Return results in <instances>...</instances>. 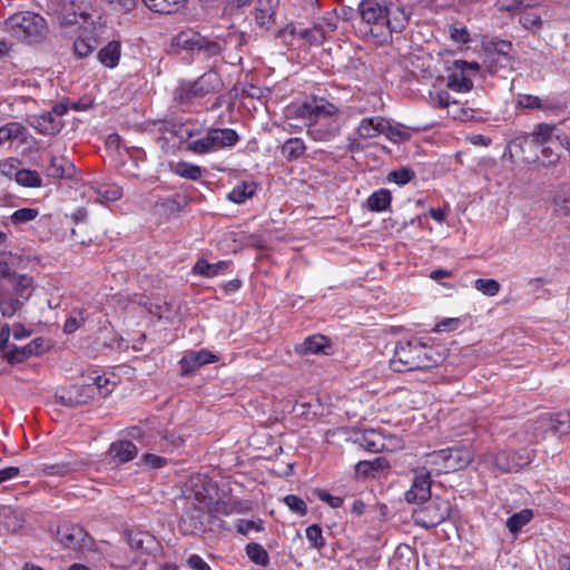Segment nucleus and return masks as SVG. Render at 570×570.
<instances>
[{"instance_id": "nucleus-1", "label": "nucleus", "mask_w": 570, "mask_h": 570, "mask_svg": "<svg viewBox=\"0 0 570 570\" xmlns=\"http://www.w3.org/2000/svg\"><path fill=\"white\" fill-rule=\"evenodd\" d=\"M444 350L440 345H431L420 338L400 341L394 348L390 366L394 372L431 368L443 362Z\"/></svg>"}, {"instance_id": "nucleus-2", "label": "nucleus", "mask_w": 570, "mask_h": 570, "mask_svg": "<svg viewBox=\"0 0 570 570\" xmlns=\"http://www.w3.org/2000/svg\"><path fill=\"white\" fill-rule=\"evenodd\" d=\"M362 21L373 26L370 32L374 37L383 36V29L400 32L407 22V16L401 8L389 9L377 0H362L358 4Z\"/></svg>"}, {"instance_id": "nucleus-3", "label": "nucleus", "mask_w": 570, "mask_h": 570, "mask_svg": "<svg viewBox=\"0 0 570 570\" xmlns=\"http://www.w3.org/2000/svg\"><path fill=\"white\" fill-rule=\"evenodd\" d=\"M223 87L220 76L213 70L203 73L195 81L181 82L175 91V99L187 106H200L204 99Z\"/></svg>"}, {"instance_id": "nucleus-4", "label": "nucleus", "mask_w": 570, "mask_h": 570, "mask_svg": "<svg viewBox=\"0 0 570 570\" xmlns=\"http://www.w3.org/2000/svg\"><path fill=\"white\" fill-rule=\"evenodd\" d=\"M187 148L196 155L216 153L233 147L239 140L238 134L232 128H210L204 136L195 137L188 132Z\"/></svg>"}, {"instance_id": "nucleus-5", "label": "nucleus", "mask_w": 570, "mask_h": 570, "mask_svg": "<svg viewBox=\"0 0 570 570\" xmlns=\"http://www.w3.org/2000/svg\"><path fill=\"white\" fill-rule=\"evenodd\" d=\"M8 29L18 38L28 41L40 40L47 30L45 19L35 12H18L7 21Z\"/></svg>"}, {"instance_id": "nucleus-6", "label": "nucleus", "mask_w": 570, "mask_h": 570, "mask_svg": "<svg viewBox=\"0 0 570 570\" xmlns=\"http://www.w3.org/2000/svg\"><path fill=\"white\" fill-rule=\"evenodd\" d=\"M60 19L63 24H79L83 29H89L96 27L101 16L83 1L71 0L63 4Z\"/></svg>"}, {"instance_id": "nucleus-7", "label": "nucleus", "mask_w": 570, "mask_h": 570, "mask_svg": "<svg viewBox=\"0 0 570 570\" xmlns=\"http://www.w3.org/2000/svg\"><path fill=\"white\" fill-rule=\"evenodd\" d=\"M450 515V503L446 500L436 499L428 505L417 509L414 514L415 524L430 529L439 525Z\"/></svg>"}, {"instance_id": "nucleus-8", "label": "nucleus", "mask_w": 570, "mask_h": 570, "mask_svg": "<svg viewBox=\"0 0 570 570\" xmlns=\"http://www.w3.org/2000/svg\"><path fill=\"white\" fill-rule=\"evenodd\" d=\"M356 442L370 452H389L400 449L401 440L395 436H386L376 430H365L356 436Z\"/></svg>"}, {"instance_id": "nucleus-9", "label": "nucleus", "mask_w": 570, "mask_h": 570, "mask_svg": "<svg viewBox=\"0 0 570 570\" xmlns=\"http://www.w3.org/2000/svg\"><path fill=\"white\" fill-rule=\"evenodd\" d=\"M479 71V65L475 62H466L464 60H455L453 70L448 76V87L458 92H468L473 87L472 75Z\"/></svg>"}, {"instance_id": "nucleus-10", "label": "nucleus", "mask_w": 570, "mask_h": 570, "mask_svg": "<svg viewBox=\"0 0 570 570\" xmlns=\"http://www.w3.org/2000/svg\"><path fill=\"white\" fill-rule=\"evenodd\" d=\"M57 541L65 549L73 551L81 550L90 543V537L87 531L78 524L62 523L56 530Z\"/></svg>"}, {"instance_id": "nucleus-11", "label": "nucleus", "mask_w": 570, "mask_h": 570, "mask_svg": "<svg viewBox=\"0 0 570 570\" xmlns=\"http://www.w3.org/2000/svg\"><path fill=\"white\" fill-rule=\"evenodd\" d=\"M177 46L186 50L204 51L207 56H216L222 47L216 41H210L195 31H183L176 38Z\"/></svg>"}, {"instance_id": "nucleus-12", "label": "nucleus", "mask_w": 570, "mask_h": 570, "mask_svg": "<svg viewBox=\"0 0 570 570\" xmlns=\"http://www.w3.org/2000/svg\"><path fill=\"white\" fill-rule=\"evenodd\" d=\"M341 127L337 116L328 119H315L309 124L307 135L315 141H330L340 134Z\"/></svg>"}, {"instance_id": "nucleus-13", "label": "nucleus", "mask_w": 570, "mask_h": 570, "mask_svg": "<svg viewBox=\"0 0 570 570\" xmlns=\"http://www.w3.org/2000/svg\"><path fill=\"white\" fill-rule=\"evenodd\" d=\"M431 475L426 469H417L412 487L405 492L409 503H422L431 498Z\"/></svg>"}, {"instance_id": "nucleus-14", "label": "nucleus", "mask_w": 570, "mask_h": 570, "mask_svg": "<svg viewBox=\"0 0 570 570\" xmlns=\"http://www.w3.org/2000/svg\"><path fill=\"white\" fill-rule=\"evenodd\" d=\"M278 36L284 40L291 38L292 40L303 41L307 45H321L325 38L323 30L318 27L299 28L293 24L282 29Z\"/></svg>"}, {"instance_id": "nucleus-15", "label": "nucleus", "mask_w": 570, "mask_h": 570, "mask_svg": "<svg viewBox=\"0 0 570 570\" xmlns=\"http://www.w3.org/2000/svg\"><path fill=\"white\" fill-rule=\"evenodd\" d=\"M218 361V357L207 350L190 351L180 360L184 373H189L196 368Z\"/></svg>"}, {"instance_id": "nucleus-16", "label": "nucleus", "mask_w": 570, "mask_h": 570, "mask_svg": "<svg viewBox=\"0 0 570 570\" xmlns=\"http://www.w3.org/2000/svg\"><path fill=\"white\" fill-rule=\"evenodd\" d=\"M449 473L466 468L473 460V451L470 448L445 449Z\"/></svg>"}, {"instance_id": "nucleus-17", "label": "nucleus", "mask_w": 570, "mask_h": 570, "mask_svg": "<svg viewBox=\"0 0 570 570\" xmlns=\"http://www.w3.org/2000/svg\"><path fill=\"white\" fill-rule=\"evenodd\" d=\"M30 124L43 135H56L63 127L62 120L58 119L57 116L50 111L33 116Z\"/></svg>"}, {"instance_id": "nucleus-18", "label": "nucleus", "mask_w": 570, "mask_h": 570, "mask_svg": "<svg viewBox=\"0 0 570 570\" xmlns=\"http://www.w3.org/2000/svg\"><path fill=\"white\" fill-rule=\"evenodd\" d=\"M138 454L137 446L130 441H117L110 444L108 455L117 464L134 460Z\"/></svg>"}, {"instance_id": "nucleus-19", "label": "nucleus", "mask_w": 570, "mask_h": 570, "mask_svg": "<svg viewBox=\"0 0 570 570\" xmlns=\"http://www.w3.org/2000/svg\"><path fill=\"white\" fill-rule=\"evenodd\" d=\"M303 109L306 110L313 120L328 119L331 117L337 116L338 114V108L325 99H314L309 102H305Z\"/></svg>"}, {"instance_id": "nucleus-20", "label": "nucleus", "mask_w": 570, "mask_h": 570, "mask_svg": "<svg viewBox=\"0 0 570 570\" xmlns=\"http://www.w3.org/2000/svg\"><path fill=\"white\" fill-rule=\"evenodd\" d=\"M75 165L65 156H51L50 164L46 169L49 177L52 178H71L75 174Z\"/></svg>"}, {"instance_id": "nucleus-21", "label": "nucleus", "mask_w": 570, "mask_h": 570, "mask_svg": "<svg viewBox=\"0 0 570 570\" xmlns=\"http://www.w3.org/2000/svg\"><path fill=\"white\" fill-rule=\"evenodd\" d=\"M386 119L380 116L365 117L357 126V135L363 139L375 138L383 135Z\"/></svg>"}, {"instance_id": "nucleus-22", "label": "nucleus", "mask_w": 570, "mask_h": 570, "mask_svg": "<svg viewBox=\"0 0 570 570\" xmlns=\"http://www.w3.org/2000/svg\"><path fill=\"white\" fill-rule=\"evenodd\" d=\"M510 42H502L501 49L489 51L487 53V61L491 72H497L500 69H510L512 67V58L508 50H505L510 49Z\"/></svg>"}, {"instance_id": "nucleus-23", "label": "nucleus", "mask_w": 570, "mask_h": 570, "mask_svg": "<svg viewBox=\"0 0 570 570\" xmlns=\"http://www.w3.org/2000/svg\"><path fill=\"white\" fill-rule=\"evenodd\" d=\"M330 347V341L324 335H312L306 337L302 343L295 346V352L301 355L325 353Z\"/></svg>"}, {"instance_id": "nucleus-24", "label": "nucleus", "mask_w": 570, "mask_h": 570, "mask_svg": "<svg viewBox=\"0 0 570 570\" xmlns=\"http://www.w3.org/2000/svg\"><path fill=\"white\" fill-rule=\"evenodd\" d=\"M557 127L548 124H540L531 134L532 141L540 146L547 145H563L561 138L556 135Z\"/></svg>"}, {"instance_id": "nucleus-25", "label": "nucleus", "mask_w": 570, "mask_h": 570, "mask_svg": "<svg viewBox=\"0 0 570 570\" xmlns=\"http://www.w3.org/2000/svg\"><path fill=\"white\" fill-rule=\"evenodd\" d=\"M277 6L278 0H258L255 10L256 22L261 27L271 28V26L274 23Z\"/></svg>"}, {"instance_id": "nucleus-26", "label": "nucleus", "mask_w": 570, "mask_h": 570, "mask_svg": "<svg viewBox=\"0 0 570 570\" xmlns=\"http://www.w3.org/2000/svg\"><path fill=\"white\" fill-rule=\"evenodd\" d=\"M446 462L445 449L428 453L424 456V465L421 469H426L429 475H440L442 473H449Z\"/></svg>"}, {"instance_id": "nucleus-27", "label": "nucleus", "mask_w": 570, "mask_h": 570, "mask_svg": "<svg viewBox=\"0 0 570 570\" xmlns=\"http://www.w3.org/2000/svg\"><path fill=\"white\" fill-rule=\"evenodd\" d=\"M121 55V45L119 41H109L98 52V60L107 68H115L118 66Z\"/></svg>"}, {"instance_id": "nucleus-28", "label": "nucleus", "mask_w": 570, "mask_h": 570, "mask_svg": "<svg viewBox=\"0 0 570 570\" xmlns=\"http://www.w3.org/2000/svg\"><path fill=\"white\" fill-rule=\"evenodd\" d=\"M127 540L129 547L135 551L149 550L155 542L154 535L141 530H129L127 532Z\"/></svg>"}, {"instance_id": "nucleus-29", "label": "nucleus", "mask_w": 570, "mask_h": 570, "mask_svg": "<svg viewBox=\"0 0 570 570\" xmlns=\"http://www.w3.org/2000/svg\"><path fill=\"white\" fill-rule=\"evenodd\" d=\"M26 136V128L20 122H8L0 127V146L12 142L14 140H22Z\"/></svg>"}, {"instance_id": "nucleus-30", "label": "nucleus", "mask_w": 570, "mask_h": 570, "mask_svg": "<svg viewBox=\"0 0 570 570\" xmlns=\"http://www.w3.org/2000/svg\"><path fill=\"white\" fill-rule=\"evenodd\" d=\"M305 150L306 146L303 139L295 137L287 139L283 144L281 154L286 160L292 161L303 156Z\"/></svg>"}, {"instance_id": "nucleus-31", "label": "nucleus", "mask_w": 570, "mask_h": 570, "mask_svg": "<svg viewBox=\"0 0 570 570\" xmlns=\"http://www.w3.org/2000/svg\"><path fill=\"white\" fill-rule=\"evenodd\" d=\"M480 461L487 464L490 469H497L502 472H511L515 470V465L507 460L505 452H500L498 454H484L480 458Z\"/></svg>"}, {"instance_id": "nucleus-32", "label": "nucleus", "mask_w": 570, "mask_h": 570, "mask_svg": "<svg viewBox=\"0 0 570 570\" xmlns=\"http://www.w3.org/2000/svg\"><path fill=\"white\" fill-rule=\"evenodd\" d=\"M228 265L229 264L226 261H220L215 264H210L206 261H198L194 266V272L198 275L215 277L224 274V272L228 268Z\"/></svg>"}, {"instance_id": "nucleus-33", "label": "nucleus", "mask_w": 570, "mask_h": 570, "mask_svg": "<svg viewBox=\"0 0 570 570\" xmlns=\"http://www.w3.org/2000/svg\"><path fill=\"white\" fill-rule=\"evenodd\" d=\"M96 199L99 203H111L121 198L122 189L115 184H104L95 188Z\"/></svg>"}, {"instance_id": "nucleus-34", "label": "nucleus", "mask_w": 570, "mask_h": 570, "mask_svg": "<svg viewBox=\"0 0 570 570\" xmlns=\"http://www.w3.org/2000/svg\"><path fill=\"white\" fill-rule=\"evenodd\" d=\"M170 166L176 175L190 180H198L203 174L202 167L187 161L173 163Z\"/></svg>"}, {"instance_id": "nucleus-35", "label": "nucleus", "mask_w": 570, "mask_h": 570, "mask_svg": "<svg viewBox=\"0 0 570 570\" xmlns=\"http://www.w3.org/2000/svg\"><path fill=\"white\" fill-rule=\"evenodd\" d=\"M391 193L387 189H379L367 198V206L372 212H383L391 205Z\"/></svg>"}, {"instance_id": "nucleus-36", "label": "nucleus", "mask_w": 570, "mask_h": 570, "mask_svg": "<svg viewBox=\"0 0 570 570\" xmlns=\"http://www.w3.org/2000/svg\"><path fill=\"white\" fill-rule=\"evenodd\" d=\"M245 551L253 563L261 567H267L269 564V554L262 544L250 542L246 546Z\"/></svg>"}, {"instance_id": "nucleus-37", "label": "nucleus", "mask_w": 570, "mask_h": 570, "mask_svg": "<svg viewBox=\"0 0 570 570\" xmlns=\"http://www.w3.org/2000/svg\"><path fill=\"white\" fill-rule=\"evenodd\" d=\"M153 11L159 13H171L177 11L186 0H142Z\"/></svg>"}, {"instance_id": "nucleus-38", "label": "nucleus", "mask_w": 570, "mask_h": 570, "mask_svg": "<svg viewBox=\"0 0 570 570\" xmlns=\"http://www.w3.org/2000/svg\"><path fill=\"white\" fill-rule=\"evenodd\" d=\"M517 104L519 107L527 109L546 110L552 108V104L548 99H542L538 96L520 94Z\"/></svg>"}, {"instance_id": "nucleus-39", "label": "nucleus", "mask_w": 570, "mask_h": 570, "mask_svg": "<svg viewBox=\"0 0 570 570\" xmlns=\"http://www.w3.org/2000/svg\"><path fill=\"white\" fill-rule=\"evenodd\" d=\"M448 116L455 120L469 121L475 118V110L461 105L459 101H451L446 108Z\"/></svg>"}, {"instance_id": "nucleus-40", "label": "nucleus", "mask_w": 570, "mask_h": 570, "mask_svg": "<svg viewBox=\"0 0 570 570\" xmlns=\"http://www.w3.org/2000/svg\"><path fill=\"white\" fill-rule=\"evenodd\" d=\"M32 355L31 346H13L10 350H2L1 357L10 364L22 363Z\"/></svg>"}, {"instance_id": "nucleus-41", "label": "nucleus", "mask_w": 570, "mask_h": 570, "mask_svg": "<svg viewBox=\"0 0 570 570\" xmlns=\"http://www.w3.org/2000/svg\"><path fill=\"white\" fill-rule=\"evenodd\" d=\"M255 186L253 184L242 183L235 186L228 194V199L236 204H243L254 195Z\"/></svg>"}, {"instance_id": "nucleus-42", "label": "nucleus", "mask_w": 570, "mask_h": 570, "mask_svg": "<svg viewBox=\"0 0 570 570\" xmlns=\"http://www.w3.org/2000/svg\"><path fill=\"white\" fill-rule=\"evenodd\" d=\"M533 513L529 509H524L518 513L512 514L508 521L507 527L510 532L517 533L521 530L527 523L531 521Z\"/></svg>"}, {"instance_id": "nucleus-43", "label": "nucleus", "mask_w": 570, "mask_h": 570, "mask_svg": "<svg viewBox=\"0 0 570 570\" xmlns=\"http://www.w3.org/2000/svg\"><path fill=\"white\" fill-rule=\"evenodd\" d=\"M16 181L23 187H40L41 178L39 174L30 169H20L14 173Z\"/></svg>"}, {"instance_id": "nucleus-44", "label": "nucleus", "mask_w": 570, "mask_h": 570, "mask_svg": "<svg viewBox=\"0 0 570 570\" xmlns=\"http://www.w3.org/2000/svg\"><path fill=\"white\" fill-rule=\"evenodd\" d=\"M383 135L392 142H403L410 139V134L401 125L393 126L386 119Z\"/></svg>"}, {"instance_id": "nucleus-45", "label": "nucleus", "mask_w": 570, "mask_h": 570, "mask_svg": "<svg viewBox=\"0 0 570 570\" xmlns=\"http://www.w3.org/2000/svg\"><path fill=\"white\" fill-rule=\"evenodd\" d=\"M86 318L87 313L85 309L72 311L63 325V331L68 334L76 332L85 324Z\"/></svg>"}, {"instance_id": "nucleus-46", "label": "nucleus", "mask_w": 570, "mask_h": 570, "mask_svg": "<svg viewBox=\"0 0 570 570\" xmlns=\"http://www.w3.org/2000/svg\"><path fill=\"white\" fill-rule=\"evenodd\" d=\"M209 509V502H207L205 499L199 501V505L195 509L194 513H186V518L190 520V525L193 528V531H200L204 528V513L205 510Z\"/></svg>"}, {"instance_id": "nucleus-47", "label": "nucleus", "mask_w": 570, "mask_h": 570, "mask_svg": "<svg viewBox=\"0 0 570 570\" xmlns=\"http://www.w3.org/2000/svg\"><path fill=\"white\" fill-rule=\"evenodd\" d=\"M474 287L487 296H495L500 292L501 285L492 278H478L474 282Z\"/></svg>"}, {"instance_id": "nucleus-48", "label": "nucleus", "mask_w": 570, "mask_h": 570, "mask_svg": "<svg viewBox=\"0 0 570 570\" xmlns=\"http://www.w3.org/2000/svg\"><path fill=\"white\" fill-rule=\"evenodd\" d=\"M385 466V461L382 458H376L372 461H360L355 465V472L360 475H367L372 471L381 470Z\"/></svg>"}, {"instance_id": "nucleus-49", "label": "nucleus", "mask_w": 570, "mask_h": 570, "mask_svg": "<svg viewBox=\"0 0 570 570\" xmlns=\"http://www.w3.org/2000/svg\"><path fill=\"white\" fill-rule=\"evenodd\" d=\"M89 381L98 389L99 393L104 396L110 394L115 387V383L105 375H99L96 372L89 376Z\"/></svg>"}, {"instance_id": "nucleus-50", "label": "nucleus", "mask_w": 570, "mask_h": 570, "mask_svg": "<svg viewBox=\"0 0 570 570\" xmlns=\"http://www.w3.org/2000/svg\"><path fill=\"white\" fill-rule=\"evenodd\" d=\"M73 50L79 58L88 57L95 50V40L78 38L73 42Z\"/></svg>"}, {"instance_id": "nucleus-51", "label": "nucleus", "mask_w": 570, "mask_h": 570, "mask_svg": "<svg viewBox=\"0 0 570 570\" xmlns=\"http://www.w3.org/2000/svg\"><path fill=\"white\" fill-rule=\"evenodd\" d=\"M22 303L12 297H0V311L2 316L12 317L21 307Z\"/></svg>"}, {"instance_id": "nucleus-52", "label": "nucleus", "mask_w": 570, "mask_h": 570, "mask_svg": "<svg viewBox=\"0 0 570 570\" xmlns=\"http://www.w3.org/2000/svg\"><path fill=\"white\" fill-rule=\"evenodd\" d=\"M39 210L36 208H20L12 213L11 222L13 224H24L37 218Z\"/></svg>"}, {"instance_id": "nucleus-53", "label": "nucleus", "mask_w": 570, "mask_h": 570, "mask_svg": "<svg viewBox=\"0 0 570 570\" xmlns=\"http://www.w3.org/2000/svg\"><path fill=\"white\" fill-rule=\"evenodd\" d=\"M305 533L307 540L309 541L313 548L321 549L322 547H324L325 541L320 525L312 524L307 527Z\"/></svg>"}, {"instance_id": "nucleus-54", "label": "nucleus", "mask_w": 570, "mask_h": 570, "mask_svg": "<svg viewBox=\"0 0 570 570\" xmlns=\"http://www.w3.org/2000/svg\"><path fill=\"white\" fill-rule=\"evenodd\" d=\"M429 102L432 107L448 108L450 105V95L445 90H434L429 92Z\"/></svg>"}, {"instance_id": "nucleus-55", "label": "nucleus", "mask_w": 570, "mask_h": 570, "mask_svg": "<svg viewBox=\"0 0 570 570\" xmlns=\"http://www.w3.org/2000/svg\"><path fill=\"white\" fill-rule=\"evenodd\" d=\"M284 503L293 512L305 515L307 512V505L299 497L289 494L284 498Z\"/></svg>"}, {"instance_id": "nucleus-56", "label": "nucleus", "mask_w": 570, "mask_h": 570, "mask_svg": "<svg viewBox=\"0 0 570 570\" xmlns=\"http://www.w3.org/2000/svg\"><path fill=\"white\" fill-rule=\"evenodd\" d=\"M102 2L109 4L111 9L127 13L135 9L138 0H101Z\"/></svg>"}, {"instance_id": "nucleus-57", "label": "nucleus", "mask_w": 570, "mask_h": 570, "mask_svg": "<svg viewBox=\"0 0 570 570\" xmlns=\"http://www.w3.org/2000/svg\"><path fill=\"white\" fill-rule=\"evenodd\" d=\"M520 23L529 30H533L541 24V18L538 13L529 11L524 12L520 17Z\"/></svg>"}, {"instance_id": "nucleus-58", "label": "nucleus", "mask_w": 570, "mask_h": 570, "mask_svg": "<svg viewBox=\"0 0 570 570\" xmlns=\"http://www.w3.org/2000/svg\"><path fill=\"white\" fill-rule=\"evenodd\" d=\"M390 179L397 185H405L412 180L414 173L411 169L402 168L390 174Z\"/></svg>"}, {"instance_id": "nucleus-59", "label": "nucleus", "mask_w": 570, "mask_h": 570, "mask_svg": "<svg viewBox=\"0 0 570 570\" xmlns=\"http://www.w3.org/2000/svg\"><path fill=\"white\" fill-rule=\"evenodd\" d=\"M12 281L14 282V289L20 296H23V292L32 286V278L27 275L17 276L14 274Z\"/></svg>"}, {"instance_id": "nucleus-60", "label": "nucleus", "mask_w": 570, "mask_h": 570, "mask_svg": "<svg viewBox=\"0 0 570 570\" xmlns=\"http://www.w3.org/2000/svg\"><path fill=\"white\" fill-rule=\"evenodd\" d=\"M142 463L146 466L153 469H160L166 465V459L156 454L147 453L141 458Z\"/></svg>"}, {"instance_id": "nucleus-61", "label": "nucleus", "mask_w": 570, "mask_h": 570, "mask_svg": "<svg viewBox=\"0 0 570 570\" xmlns=\"http://www.w3.org/2000/svg\"><path fill=\"white\" fill-rule=\"evenodd\" d=\"M186 564L193 570H212L209 564L198 554H191L186 559Z\"/></svg>"}, {"instance_id": "nucleus-62", "label": "nucleus", "mask_w": 570, "mask_h": 570, "mask_svg": "<svg viewBox=\"0 0 570 570\" xmlns=\"http://www.w3.org/2000/svg\"><path fill=\"white\" fill-rule=\"evenodd\" d=\"M558 147L559 146H554V145H547V146L542 147L541 153H542L544 163L551 165L559 160L560 155L558 151L554 150Z\"/></svg>"}, {"instance_id": "nucleus-63", "label": "nucleus", "mask_w": 570, "mask_h": 570, "mask_svg": "<svg viewBox=\"0 0 570 570\" xmlns=\"http://www.w3.org/2000/svg\"><path fill=\"white\" fill-rule=\"evenodd\" d=\"M460 324L459 318H444L435 325V332L454 331Z\"/></svg>"}, {"instance_id": "nucleus-64", "label": "nucleus", "mask_w": 570, "mask_h": 570, "mask_svg": "<svg viewBox=\"0 0 570 570\" xmlns=\"http://www.w3.org/2000/svg\"><path fill=\"white\" fill-rule=\"evenodd\" d=\"M556 203L564 214H570V188L560 194Z\"/></svg>"}]
</instances>
